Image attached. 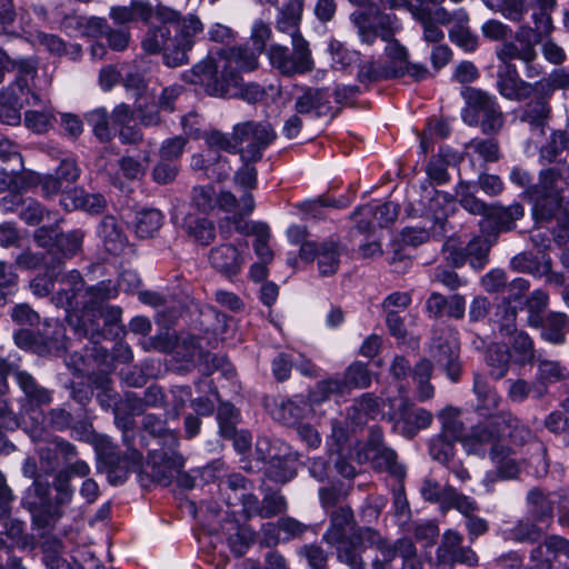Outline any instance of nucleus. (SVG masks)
<instances>
[{"label": "nucleus", "mask_w": 569, "mask_h": 569, "mask_svg": "<svg viewBox=\"0 0 569 569\" xmlns=\"http://www.w3.org/2000/svg\"><path fill=\"white\" fill-rule=\"evenodd\" d=\"M159 24L147 28L141 48L148 54H161L163 63L170 68L189 62V52L196 44L197 36L204 26L197 14L182 16L180 11L163 4L156 6Z\"/></svg>", "instance_id": "f257e3e1"}, {"label": "nucleus", "mask_w": 569, "mask_h": 569, "mask_svg": "<svg viewBox=\"0 0 569 569\" xmlns=\"http://www.w3.org/2000/svg\"><path fill=\"white\" fill-rule=\"evenodd\" d=\"M262 52L248 42L210 50L190 70L181 73L184 82L200 86L211 97L224 98L232 86L238 84L239 72L258 68Z\"/></svg>", "instance_id": "f03ea898"}, {"label": "nucleus", "mask_w": 569, "mask_h": 569, "mask_svg": "<svg viewBox=\"0 0 569 569\" xmlns=\"http://www.w3.org/2000/svg\"><path fill=\"white\" fill-rule=\"evenodd\" d=\"M323 540L337 550L339 561L350 569H365L361 552L371 549L373 569H389L391 563V547L387 540L371 528L355 529L353 512L350 507L341 506L331 513L330 527L323 535Z\"/></svg>", "instance_id": "7ed1b4c3"}, {"label": "nucleus", "mask_w": 569, "mask_h": 569, "mask_svg": "<svg viewBox=\"0 0 569 569\" xmlns=\"http://www.w3.org/2000/svg\"><path fill=\"white\" fill-rule=\"evenodd\" d=\"M62 284L68 288H62L51 297V302L61 308L66 312V320L73 328L79 337H86L90 342H100L104 337L103 330L99 325V319L102 318L107 326L117 325L121 321L122 309L119 306L106 305L102 310L90 313L88 319H83L78 315L79 301L77 296L83 288V277L80 271L72 269L60 280Z\"/></svg>", "instance_id": "20e7f679"}, {"label": "nucleus", "mask_w": 569, "mask_h": 569, "mask_svg": "<svg viewBox=\"0 0 569 569\" xmlns=\"http://www.w3.org/2000/svg\"><path fill=\"white\" fill-rule=\"evenodd\" d=\"M114 423L122 432V441L127 450L121 455L116 445L106 437L100 436L97 445V451L100 462L103 465L108 480L111 485H121L131 471H138L142 466V455L134 448L136 422L134 416L124 413L122 409L114 405Z\"/></svg>", "instance_id": "39448f33"}, {"label": "nucleus", "mask_w": 569, "mask_h": 569, "mask_svg": "<svg viewBox=\"0 0 569 569\" xmlns=\"http://www.w3.org/2000/svg\"><path fill=\"white\" fill-rule=\"evenodd\" d=\"M510 180L515 184L526 188V194L533 204L535 218L547 220L560 206L558 181L563 180L569 184V166L559 162L556 167L542 169L539 172L538 182L531 186L529 172L521 168H513L510 172Z\"/></svg>", "instance_id": "423d86ee"}, {"label": "nucleus", "mask_w": 569, "mask_h": 569, "mask_svg": "<svg viewBox=\"0 0 569 569\" xmlns=\"http://www.w3.org/2000/svg\"><path fill=\"white\" fill-rule=\"evenodd\" d=\"M358 7L350 14V20L357 28L361 43L373 44L377 39L385 42V52L388 53L391 47V19L381 10L391 9V0H379L378 4H371L370 0H348Z\"/></svg>", "instance_id": "0eeeda50"}, {"label": "nucleus", "mask_w": 569, "mask_h": 569, "mask_svg": "<svg viewBox=\"0 0 569 569\" xmlns=\"http://www.w3.org/2000/svg\"><path fill=\"white\" fill-rule=\"evenodd\" d=\"M200 139H203L207 150L191 158V168L197 171H202L203 174L211 180H222L229 177L231 166L228 159L220 154V151L229 153L237 152V142L233 136L219 130L203 131Z\"/></svg>", "instance_id": "6e6552de"}, {"label": "nucleus", "mask_w": 569, "mask_h": 569, "mask_svg": "<svg viewBox=\"0 0 569 569\" xmlns=\"http://www.w3.org/2000/svg\"><path fill=\"white\" fill-rule=\"evenodd\" d=\"M257 463L262 462V469L268 479L284 483L297 475V455L291 447L279 440L259 437L254 449Z\"/></svg>", "instance_id": "1a4fd4ad"}, {"label": "nucleus", "mask_w": 569, "mask_h": 569, "mask_svg": "<svg viewBox=\"0 0 569 569\" xmlns=\"http://www.w3.org/2000/svg\"><path fill=\"white\" fill-rule=\"evenodd\" d=\"M267 58L270 66L284 77L303 76L315 68L310 44L306 39L291 40V48L271 43L267 49Z\"/></svg>", "instance_id": "9d476101"}, {"label": "nucleus", "mask_w": 569, "mask_h": 569, "mask_svg": "<svg viewBox=\"0 0 569 569\" xmlns=\"http://www.w3.org/2000/svg\"><path fill=\"white\" fill-rule=\"evenodd\" d=\"M13 338L18 347L33 348L39 355L60 357L68 348L66 328L58 320H47L37 335L27 329H20L14 332Z\"/></svg>", "instance_id": "9b49d317"}, {"label": "nucleus", "mask_w": 569, "mask_h": 569, "mask_svg": "<svg viewBox=\"0 0 569 569\" xmlns=\"http://www.w3.org/2000/svg\"><path fill=\"white\" fill-rule=\"evenodd\" d=\"M277 134L268 122L246 121L233 126V139L237 147L248 144L240 150L242 163L254 164L261 160L264 150L273 142Z\"/></svg>", "instance_id": "f8f14e48"}, {"label": "nucleus", "mask_w": 569, "mask_h": 569, "mask_svg": "<svg viewBox=\"0 0 569 569\" xmlns=\"http://www.w3.org/2000/svg\"><path fill=\"white\" fill-rule=\"evenodd\" d=\"M51 487L47 479L34 478L30 487L24 491L21 503L29 510L34 521L43 526H54L62 517L63 511L50 502Z\"/></svg>", "instance_id": "ddd939ff"}, {"label": "nucleus", "mask_w": 569, "mask_h": 569, "mask_svg": "<svg viewBox=\"0 0 569 569\" xmlns=\"http://www.w3.org/2000/svg\"><path fill=\"white\" fill-rule=\"evenodd\" d=\"M511 422L518 423L516 419H503V428H498V422L490 421L489 423H480L473 427L467 435L460 438V442L462 443L465 450L468 453L483 456L488 450L493 452V450H500L505 445L501 443V439L505 435L512 437V433L509 429L512 427ZM515 429H517V425H515Z\"/></svg>", "instance_id": "4468645a"}, {"label": "nucleus", "mask_w": 569, "mask_h": 569, "mask_svg": "<svg viewBox=\"0 0 569 569\" xmlns=\"http://www.w3.org/2000/svg\"><path fill=\"white\" fill-rule=\"evenodd\" d=\"M14 381L23 397L19 399L20 413L23 419L31 420L41 407L53 401L54 391L38 383L28 371H16Z\"/></svg>", "instance_id": "2eb2a0df"}, {"label": "nucleus", "mask_w": 569, "mask_h": 569, "mask_svg": "<svg viewBox=\"0 0 569 569\" xmlns=\"http://www.w3.org/2000/svg\"><path fill=\"white\" fill-rule=\"evenodd\" d=\"M72 415L64 408H52L47 412L39 410L31 420L23 419V430L29 435L33 442H42V439H49L52 436L48 429L53 431H66L71 427Z\"/></svg>", "instance_id": "dca6fc26"}, {"label": "nucleus", "mask_w": 569, "mask_h": 569, "mask_svg": "<svg viewBox=\"0 0 569 569\" xmlns=\"http://www.w3.org/2000/svg\"><path fill=\"white\" fill-rule=\"evenodd\" d=\"M183 465L184 459L178 448L159 447L148 453L147 467L151 470V477L162 486L170 485Z\"/></svg>", "instance_id": "f3484780"}, {"label": "nucleus", "mask_w": 569, "mask_h": 569, "mask_svg": "<svg viewBox=\"0 0 569 569\" xmlns=\"http://www.w3.org/2000/svg\"><path fill=\"white\" fill-rule=\"evenodd\" d=\"M7 72H16V79L7 87H13L19 92L29 91L32 81L38 72V60L36 57H11L0 47V83L4 80Z\"/></svg>", "instance_id": "a211bd4d"}, {"label": "nucleus", "mask_w": 569, "mask_h": 569, "mask_svg": "<svg viewBox=\"0 0 569 569\" xmlns=\"http://www.w3.org/2000/svg\"><path fill=\"white\" fill-rule=\"evenodd\" d=\"M33 87L19 92L13 87H4L0 90V120L8 126H18L21 122V109L24 104L38 106L40 94L33 91Z\"/></svg>", "instance_id": "6ab92c4d"}, {"label": "nucleus", "mask_w": 569, "mask_h": 569, "mask_svg": "<svg viewBox=\"0 0 569 569\" xmlns=\"http://www.w3.org/2000/svg\"><path fill=\"white\" fill-rule=\"evenodd\" d=\"M463 537L453 530H447L437 549L438 566L453 567L457 563L476 566L478 557L470 547L462 546Z\"/></svg>", "instance_id": "aec40b11"}, {"label": "nucleus", "mask_w": 569, "mask_h": 569, "mask_svg": "<svg viewBox=\"0 0 569 569\" xmlns=\"http://www.w3.org/2000/svg\"><path fill=\"white\" fill-rule=\"evenodd\" d=\"M119 296V289L111 279H106L96 284L82 288L77 296L79 301L78 315L88 319L96 311H101L102 307L108 305L110 300Z\"/></svg>", "instance_id": "412c9836"}, {"label": "nucleus", "mask_w": 569, "mask_h": 569, "mask_svg": "<svg viewBox=\"0 0 569 569\" xmlns=\"http://www.w3.org/2000/svg\"><path fill=\"white\" fill-rule=\"evenodd\" d=\"M432 422V415L418 407L415 402L403 401L393 415V431L403 437L412 438L419 430L428 428Z\"/></svg>", "instance_id": "4be33fe9"}, {"label": "nucleus", "mask_w": 569, "mask_h": 569, "mask_svg": "<svg viewBox=\"0 0 569 569\" xmlns=\"http://www.w3.org/2000/svg\"><path fill=\"white\" fill-rule=\"evenodd\" d=\"M328 88L306 87L295 99V110L299 114L321 118L335 113V106Z\"/></svg>", "instance_id": "5701e85b"}, {"label": "nucleus", "mask_w": 569, "mask_h": 569, "mask_svg": "<svg viewBox=\"0 0 569 569\" xmlns=\"http://www.w3.org/2000/svg\"><path fill=\"white\" fill-rule=\"evenodd\" d=\"M431 353L436 362L443 367L448 377L452 381H458L461 373V367L458 361L459 342L457 332L448 330L433 342Z\"/></svg>", "instance_id": "b1692460"}, {"label": "nucleus", "mask_w": 569, "mask_h": 569, "mask_svg": "<svg viewBox=\"0 0 569 569\" xmlns=\"http://www.w3.org/2000/svg\"><path fill=\"white\" fill-rule=\"evenodd\" d=\"M313 405L316 403L310 400V395H295L278 402L272 410V417L286 426L296 427L312 415Z\"/></svg>", "instance_id": "393cba45"}, {"label": "nucleus", "mask_w": 569, "mask_h": 569, "mask_svg": "<svg viewBox=\"0 0 569 569\" xmlns=\"http://www.w3.org/2000/svg\"><path fill=\"white\" fill-rule=\"evenodd\" d=\"M91 343L90 353L89 349H86L84 355L73 351L64 357V362L69 371L76 377H87L88 381L98 373L91 371L93 367H101L103 363H107L109 359L108 349L100 347L99 342Z\"/></svg>", "instance_id": "a878e982"}, {"label": "nucleus", "mask_w": 569, "mask_h": 569, "mask_svg": "<svg viewBox=\"0 0 569 569\" xmlns=\"http://www.w3.org/2000/svg\"><path fill=\"white\" fill-rule=\"evenodd\" d=\"M191 204L203 213L214 209L221 211H233L237 207V198L230 191L217 192L213 186L194 187L192 190Z\"/></svg>", "instance_id": "bb28decb"}, {"label": "nucleus", "mask_w": 569, "mask_h": 569, "mask_svg": "<svg viewBox=\"0 0 569 569\" xmlns=\"http://www.w3.org/2000/svg\"><path fill=\"white\" fill-rule=\"evenodd\" d=\"M525 216L523 207L515 202L508 207L491 206L487 219L480 222V229L483 233L496 234L501 231H510L515 222Z\"/></svg>", "instance_id": "cd10ccee"}, {"label": "nucleus", "mask_w": 569, "mask_h": 569, "mask_svg": "<svg viewBox=\"0 0 569 569\" xmlns=\"http://www.w3.org/2000/svg\"><path fill=\"white\" fill-rule=\"evenodd\" d=\"M562 503V496L557 492L543 493L539 489H532L527 496V515L538 523L549 528L553 519V509Z\"/></svg>", "instance_id": "c85d7f7f"}, {"label": "nucleus", "mask_w": 569, "mask_h": 569, "mask_svg": "<svg viewBox=\"0 0 569 569\" xmlns=\"http://www.w3.org/2000/svg\"><path fill=\"white\" fill-rule=\"evenodd\" d=\"M171 221L186 230L196 242L202 246L210 244L216 237V228L213 222L207 218L184 216L178 207L171 212Z\"/></svg>", "instance_id": "c756f323"}, {"label": "nucleus", "mask_w": 569, "mask_h": 569, "mask_svg": "<svg viewBox=\"0 0 569 569\" xmlns=\"http://www.w3.org/2000/svg\"><path fill=\"white\" fill-rule=\"evenodd\" d=\"M562 556L569 558V540L550 536L531 551L530 558L536 569H553V562Z\"/></svg>", "instance_id": "7c9ffc66"}, {"label": "nucleus", "mask_w": 569, "mask_h": 569, "mask_svg": "<svg viewBox=\"0 0 569 569\" xmlns=\"http://www.w3.org/2000/svg\"><path fill=\"white\" fill-rule=\"evenodd\" d=\"M467 107L462 110V120L471 127L479 124L480 119L498 107L495 96L479 89L469 88L465 92Z\"/></svg>", "instance_id": "2f4dec72"}, {"label": "nucleus", "mask_w": 569, "mask_h": 569, "mask_svg": "<svg viewBox=\"0 0 569 569\" xmlns=\"http://www.w3.org/2000/svg\"><path fill=\"white\" fill-rule=\"evenodd\" d=\"M156 17V7L150 0H130L128 6H114L110 8L109 17L118 26H126L136 20L142 21L148 27L152 17Z\"/></svg>", "instance_id": "473e14b6"}, {"label": "nucleus", "mask_w": 569, "mask_h": 569, "mask_svg": "<svg viewBox=\"0 0 569 569\" xmlns=\"http://www.w3.org/2000/svg\"><path fill=\"white\" fill-rule=\"evenodd\" d=\"M302 0H280L276 18V29L286 33L291 40L305 39L300 32Z\"/></svg>", "instance_id": "72a5a7b5"}, {"label": "nucleus", "mask_w": 569, "mask_h": 569, "mask_svg": "<svg viewBox=\"0 0 569 569\" xmlns=\"http://www.w3.org/2000/svg\"><path fill=\"white\" fill-rule=\"evenodd\" d=\"M60 204L67 211L81 209L90 214H98L104 209L106 199L100 193H88L82 188H72L62 192Z\"/></svg>", "instance_id": "f704fd0d"}, {"label": "nucleus", "mask_w": 569, "mask_h": 569, "mask_svg": "<svg viewBox=\"0 0 569 569\" xmlns=\"http://www.w3.org/2000/svg\"><path fill=\"white\" fill-rule=\"evenodd\" d=\"M497 88L503 98L513 101L525 100L532 94V84L519 77L513 64L506 66V70L498 73Z\"/></svg>", "instance_id": "c9c22d12"}, {"label": "nucleus", "mask_w": 569, "mask_h": 569, "mask_svg": "<svg viewBox=\"0 0 569 569\" xmlns=\"http://www.w3.org/2000/svg\"><path fill=\"white\" fill-rule=\"evenodd\" d=\"M510 450L506 446L500 450L491 452V460L497 466L496 471H489L483 478V485L488 492L492 491L493 483L498 480H508L517 477L519 467L517 462L509 458Z\"/></svg>", "instance_id": "e433bc0d"}, {"label": "nucleus", "mask_w": 569, "mask_h": 569, "mask_svg": "<svg viewBox=\"0 0 569 569\" xmlns=\"http://www.w3.org/2000/svg\"><path fill=\"white\" fill-rule=\"evenodd\" d=\"M98 237L104 249L111 254H120L128 244V238L112 216H106L98 226Z\"/></svg>", "instance_id": "4c0bfd02"}, {"label": "nucleus", "mask_w": 569, "mask_h": 569, "mask_svg": "<svg viewBox=\"0 0 569 569\" xmlns=\"http://www.w3.org/2000/svg\"><path fill=\"white\" fill-rule=\"evenodd\" d=\"M209 261L216 270L229 277L237 274L243 264L241 254L232 244H220L212 248Z\"/></svg>", "instance_id": "58836bf2"}, {"label": "nucleus", "mask_w": 569, "mask_h": 569, "mask_svg": "<svg viewBox=\"0 0 569 569\" xmlns=\"http://www.w3.org/2000/svg\"><path fill=\"white\" fill-rule=\"evenodd\" d=\"M429 70L421 63L408 61V51L393 39V78L409 77L413 81L425 80Z\"/></svg>", "instance_id": "ea45409f"}, {"label": "nucleus", "mask_w": 569, "mask_h": 569, "mask_svg": "<svg viewBox=\"0 0 569 569\" xmlns=\"http://www.w3.org/2000/svg\"><path fill=\"white\" fill-rule=\"evenodd\" d=\"M164 221L163 213L154 208H143L136 212L130 227L140 239L156 237Z\"/></svg>", "instance_id": "a19ab883"}, {"label": "nucleus", "mask_w": 569, "mask_h": 569, "mask_svg": "<svg viewBox=\"0 0 569 569\" xmlns=\"http://www.w3.org/2000/svg\"><path fill=\"white\" fill-rule=\"evenodd\" d=\"M142 427L159 447L178 448L179 438L176 431L167 427V421L154 413H148L143 417Z\"/></svg>", "instance_id": "79ce46f5"}, {"label": "nucleus", "mask_w": 569, "mask_h": 569, "mask_svg": "<svg viewBox=\"0 0 569 569\" xmlns=\"http://www.w3.org/2000/svg\"><path fill=\"white\" fill-rule=\"evenodd\" d=\"M388 210V203L381 206L370 203L359 207L353 212L356 229L361 233L370 232L373 228V220H377L380 227L388 228L389 219L385 217Z\"/></svg>", "instance_id": "37998d69"}, {"label": "nucleus", "mask_w": 569, "mask_h": 569, "mask_svg": "<svg viewBox=\"0 0 569 569\" xmlns=\"http://www.w3.org/2000/svg\"><path fill=\"white\" fill-rule=\"evenodd\" d=\"M41 461H47L48 469H54L56 462L51 459V448L54 449L64 460L69 461L77 457V448L73 443L57 436H50L49 439H42V442H34Z\"/></svg>", "instance_id": "c03bdc74"}, {"label": "nucleus", "mask_w": 569, "mask_h": 569, "mask_svg": "<svg viewBox=\"0 0 569 569\" xmlns=\"http://www.w3.org/2000/svg\"><path fill=\"white\" fill-rule=\"evenodd\" d=\"M365 456L375 468L391 471V453L382 446V433L379 428L370 430V436L365 447Z\"/></svg>", "instance_id": "a18cd8bd"}, {"label": "nucleus", "mask_w": 569, "mask_h": 569, "mask_svg": "<svg viewBox=\"0 0 569 569\" xmlns=\"http://www.w3.org/2000/svg\"><path fill=\"white\" fill-rule=\"evenodd\" d=\"M473 392L477 396V411L480 416H493L498 409L500 397L489 386L488 380L482 375H476L473 381Z\"/></svg>", "instance_id": "49530a36"}, {"label": "nucleus", "mask_w": 569, "mask_h": 569, "mask_svg": "<svg viewBox=\"0 0 569 569\" xmlns=\"http://www.w3.org/2000/svg\"><path fill=\"white\" fill-rule=\"evenodd\" d=\"M541 336L551 343H563L569 332V319L562 312H550L542 317Z\"/></svg>", "instance_id": "de8ad7c7"}, {"label": "nucleus", "mask_w": 569, "mask_h": 569, "mask_svg": "<svg viewBox=\"0 0 569 569\" xmlns=\"http://www.w3.org/2000/svg\"><path fill=\"white\" fill-rule=\"evenodd\" d=\"M84 232L81 229H74L68 232L56 234L54 252L60 254L54 259L58 267L61 264V259H70L81 251L83 243Z\"/></svg>", "instance_id": "09e8293b"}, {"label": "nucleus", "mask_w": 569, "mask_h": 569, "mask_svg": "<svg viewBox=\"0 0 569 569\" xmlns=\"http://www.w3.org/2000/svg\"><path fill=\"white\" fill-rule=\"evenodd\" d=\"M422 563L417 555L412 540L401 538L393 546V569H421Z\"/></svg>", "instance_id": "8fccbe9b"}, {"label": "nucleus", "mask_w": 569, "mask_h": 569, "mask_svg": "<svg viewBox=\"0 0 569 569\" xmlns=\"http://www.w3.org/2000/svg\"><path fill=\"white\" fill-rule=\"evenodd\" d=\"M58 268L59 267L54 262H51V266H46L43 273L37 274L30 281V290L36 297L43 298L49 296L54 289V281H58L61 286L58 291H60L62 288H68L60 281L67 272L60 274Z\"/></svg>", "instance_id": "3c124183"}, {"label": "nucleus", "mask_w": 569, "mask_h": 569, "mask_svg": "<svg viewBox=\"0 0 569 569\" xmlns=\"http://www.w3.org/2000/svg\"><path fill=\"white\" fill-rule=\"evenodd\" d=\"M548 528L536 522L527 515L525 519L519 520L511 529L506 531L507 538L517 542L538 541Z\"/></svg>", "instance_id": "603ef678"}, {"label": "nucleus", "mask_w": 569, "mask_h": 569, "mask_svg": "<svg viewBox=\"0 0 569 569\" xmlns=\"http://www.w3.org/2000/svg\"><path fill=\"white\" fill-rule=\"evenodd\" d=\"M349 392V388L343 377L333 376L328 379L317 382L313 389L310 390V400L316 405L328 400L332 396L342 397Z\"/></svg>", "instance_id": "864d4df0"}, {"label": "nucleus", "mask_w": 569, "mask_h": 569, "mask_svg": "<svg viewBox=\"0 0 569 569\" xmlns=\"http://www.w3.org/2000/svg\"><path fill=\"white\" fill-rule=\"evenodd\" d=\"M4 520V536L10 540L11 547L21 550H32L36 547V540L32 535L26 533L27 525L16 518H7Z\"/></svg>", "instance_id": "5fc2aeb1"}, {"label": "nucleus", "mask_w": 569, "mask_h": 569, "mask_svg": "<svg viewBox=\"0 0 569 569\" xmlns=\"http://www.w3.org/2000/svg\"><path fill=\"white\" fill-rule=\"evenodd\" d=\"M563 151H569V133L556 130L540 148L539 162L541 164L552 163Z\"/></svg>", "instance_id": "6e6d98bb"}, {"label": "nucleus", "mask_w": 569, "mask_h": 569, "mask_svg": "<svg viewBox=\"0 0 569 569\" xmlns=\"http://www.w3.org/2000/svg\"><path fill=\"white\" fill-rule=\"evenodd\" d=\"M230 530L231 532L227 538L228 546L234 556L241 557L253 543L256 532L250 527L237 522L231 523Z\"/></svg>", "instance_id": "4d7b16f0"}, {"label": "nucleus", "mask_w": 569, "mask_h": 569, "mask_svg": "<svg viewBox=\"0 0 569 569\" xmlns=\"http://www.w3.org/2000/svg\"><path fill=\"white\" fill-rule=\"evenodd\" d=\"M557 7V0H538L532 12L533 28L536 33L542 38L549 36L553 30L551 14Z\"/></svg>", "instance_id": "13d9d810"}, {"label": "nucleus", "mask_w": 569, "mask_h": 569, "mask_svg": "<svg viewBox=\"0 0 569 569\" xmlns=\"http://www.w3.org/2000/svg\"><path fill=\"white\" fill-rule=\"evenodd\" d=\"M247 231L256 237L253 249L259 261L270 262L273 253L269 247L270 229L268 224L260 221L251 222L247 224Z\"/></svg>", "instance_id": "bf43d9fd"}, {"label": "nucleus", "mask_w": 569, "mask_h": 569, "mask_svg": "<svg viewBox=\"0 0 569 569\" xmlns=\"http://www.w3.org/2000/svg\"><path fill=\"white\" fill-rule=\"evenodd\" d=\"M496 54L507 66L511 60L517 59L525 63H531L537 58V52L530 43L518 46L507 40L497 49Z\"/></svg>", "instance_id": "052dcab7"}, {"label": "nucleus", "mask_w": 569, "mask_h": 569, "mask_svg": "<svg viewBox=\"0 0 569 569\" xmlns=\"http://www.w3.org/2000/svg\"><path fill=\"white\" fill-rule=\"evenodd\" d=\"M39 106H42L41 110H28L24 113V124L28 129L36 133H44L51 127L56 120L54 112L51 107L44 103V100L40 97Z\"/></svg>", "instance_id": "680f3d73"}, {"label": "nucleus", "mask_w": 569, "mask_h": 569, "mask_svg": "<svg viewBox=\"0 0 569 569\" xmlns=\"http://www.w3.org/2000/svg\"><path fill=\"white\" fill-rule=\"evenodd\" d=\"M331 54V66L338 70H346L360 61V53L349 49L337 40H331L328 44Z\"/></svg>", "instance_id": "e2e57ef3"}, {"label": "nucleus", "mask_w": 569, "mask_h": 569, "mask_svg": "<svg viewBox=\"0 0 569 569\" xmlns=\"http://www.w3.org/2000/svg\"><path fill=\"white\" fill-rule=\"evenodd\" d=\"M96 389L100 390L97 395V400L102 409L108 410L114 407L116 392L112 389V381L110 375L106 370H99L97 375L90 378L89 381Z\"/></svg>", "instance_id": "0e129e2a"}, {"label": "nucleus", "mask_w": 569, "mask_h": 569, "mask_svg": "<svg viewBox=\"0 0 569 569\" xmlns=\"http://www.w3.org/2000/svg\"><path fill=\"white\" fill-rule=\"evenodd\" d=\"M456 194L463 209L472 214L481 216L482 219H487L490 207L475 197L471 191L470 183L459 182L456 189Z\"/></svg>", "instance_id": "69168bd1"}, {"label": "nucleus", "mask_w": 569, "mask_h": 569, "mask_svg": "<svg viewBox=\"0 0 569 569\" xmlns=\"http://www.w3.org/2000/svg\"><path fill=\"white\" fill-rule=\"evenodd\" d=\"M432 372V365L429 360H420L413 371L410 370V366L405 358L393 359V378L406 377L408 373L411 375L413 381L429 380Z\"/></svg>", "instance_id": "338daca9"}, {"label": "nucleus", "mask_w": 569, "mask_h": 569, "mask_svg": "<svg viewBox=\"0 0 569 569\" xmlns=\"http://www.w3.org/2000/svg\"><path fill=\"white\" fill-rule=\"evenodd\" d=\"M217 422L221 436L234 435V429L240 422V412L230 402H220L217 408Z\"/></svg>", "instance_id": "774afa93"}]
</instances>
